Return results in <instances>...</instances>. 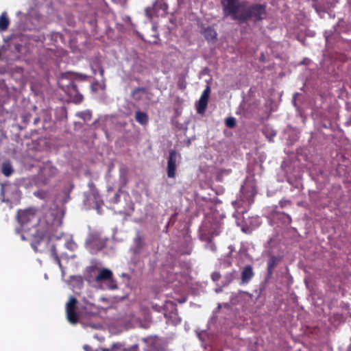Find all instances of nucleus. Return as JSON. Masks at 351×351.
Returning <instances> with one entry per match:
<instances>
[{
    "label": "nucleus",
    "mask_w": 351,
    "mask_h": 351,
    "mask_svg": "<svg viewBox=\"0 0 351 351\" xmlns=\"http://www.w3.org/2000/svg\"><path fill=\"white\" fill-rule=\"evenodd\" d=\"M17 221L22 227L36 221L33 225L31 233V246L34 252H41L39 246L46 237H49L60 224L56 212L51 209L45 210L41 214L33 208L19 210L16 215Z\"/></svg>",
    "instance_id": "1"
},
{
    "label": "nucleus",
    "mask_w": 351,
    "mask_h": 351,
    "mask_svg": "<svg viewBox=\"0 0 351 351\" xmlns=\"http://www.w3.org/2000/svg\"><path fill=\"white\" fill-rule=\"evenodd\" d=\"M221 3L224 16H230L241 23L250 19L259 21L266 16V6L263 4L249 5L247 1L242 0H221Z\"/></svg>",
    "instance_id": "2"
},
{
    "label": "nucleus",
    "mask_w": 351,
    "mask_h": 351,
    "mask_svg": "<svg viewBox=\"0 0 351 351\" xmlns=\"http://www.w3.org/2000/svg\"><path fill=\"white\" fill-rule=\"evenodd\" d=\"M285 237L283 234L273 236L267 242V253L269 259L267 261V274L271 276L274 269L282 260L285 256Z\"/></svg>",
    "instance_id": "3"
},
{
    "label": "nucleus",
    "mask_w": 351,
    "mask_h": 351,
    "mask_svg": "<svg viewBox=\"0 0 351 351\" xmlns=\"http://www.w3.org/2000/svg\"><path fill=\"white\" fill-rule=\"evenodd\" d=\"M64 93L69 97L70 101L75 104H80L84 97L82 94L79 91L77 85L74 81H71L65 87L62 88Z\"/></svg>",
    "instance_id": "4"
},
{
    "label": "nucleus",
    "mask_w": 351,
    "mask_h": 351,
    "mask_svg": "<svg viewBox=\"0 0 351 351\" xmlns=\"http://www.w3.org/2000/svg\"><path fill=\"white\" fill-rule=\"evenodd\" d=\"M77 300L71 296L66 304V315L69 323L76 324L78 322L79 316L76 312Z\"/></svg>",
    "instance_id": "5"
},
{
    "label": "nucleus",
    "mask_w": 351,
    "mask_h": 351,
    "mask_svg": "<svg viewBox=\"0 0 351 351\" xmlns=\"http://www.w3.org/2000/svg\"><path fill=\"white\" fill-rule=\"evenodd\" d=\"M58 173V169L50 162L45 163L40 170V176L41 182L47 184L51 180L55 178Z\"/></svg>",
    "instance_id": "6"
},
{
    "label": "nucleus",
    "mask_w": 351,
    "mask_h": 351,
    "mask_svg": "<svg viewBox=\"0 0 351 351\" xmlns=\"http://www.w3.org/2000/svg\"><path fill=\"white\" fill-rule=\"evenodd\" d=\"M181 156L178 154L176 150L171 149L169 152V157L167 160V173L168 178H174L176 176V162L178 158H180Z\"/></svg>",
    "instance_id": "7"
},
{
    "label": "nucleus",
    "mask_w": 351,
    "mask_h": 351,
    "mask_svg": "<svg viewBox=\"0 0 351 351\" xmlns=\"http://www.w3.org/2000/svg\"><path fill=\"white\" fill-rule=\"evenodd\" d=\"M210 93V88L209 86H207L203 91L197 106V111L199 114H203L205 112L207 108Z\"/></svg>",
    "instance_id": "8"
},
{
    "label": "nucleus",
    "mask_w": 351,
    "mask_h": 351,
    "mask_svg": "<svg viewBox=\"0 0 351 351\" xmlns=\"http://www.w3.org/2000/svg\"><path fill=\"white\" fill-rule=\"evenodd\" d=\"M284 208V202L281 200L279 202V205L277 206L274 210L271 217L273 221H280L282 223H284L285 219V213L283 211Z\"/></svg>",
    "instance_id": "9"
},
{
    "label": "nucleus",
    "mask_w": 351,
    "mask_h": 351,
    "mask_svg": "<svg viewBox=\"0 0 351 351\" xmlns=\"http://www.w3.org/2000/svg\"><path fill=\"white\" fill-rule=\"evenodd\" d=\"M254 273L251 265H248L243 267L241 271V284H247L254 277Z\"/></svg>",
    "instance_id": "10"
},
{
    "label": "nucleus",
    "mask_w": 351,
    "mask_h": 351,
    "mask_svg": "<svg viewBox=\"0 0 351 351\" xmlns=\"http://www.w3.org/2000/svg\"><path fill=\"white\" fill-rule=\"evenodd\" d=\"M113 277V274L111 270L106 268L101 269L99 271L97 276L95 277V282L97 283L107 281Z\"/></svg>",
    "instance_id": "11"
},
{
    "label": "nucleus",
    "mask_w": 351,
    "mask_h": 351,
    "mask_svg": "<svg viewBox=\"0 0 351 351\" xmlns=\"http://www.w3.org/2000/svg\"><path fill=\"white\" fill-rule=\"evenodd\" d=\"M204 36L208 41H215L217 40V34L215 29L212 27H208L204 29Z\"/></svg>",
    "instance_id": "12"
},
{
    "label": "nucleus",
    "mask_w": 351,
    "mask_h": 351,
    "mask_svg": "<svg viewBox=\"0 0 351 351\" xmlns=\"http://www.w3.org/2000/svg\"><path fill=\"white\" fill-rule=\"evenodd\" d=\"M134 254L141 253V252L142 251V250L145 245V243H144L142 236L140 235L139 234H138L135 237V238L134 239Z\"/></svg>",
    "instance_id": "13"
},
{
    "label": "nucleus",
    "mask_w": 351,
    "mask_h": 351,
    "mask_svg": "<svg viewBox=\"0 0 351 351\" xmlns=\"http://www.w3.org/2000/svg\"><path fill=\"white\" fill-rule=\"evenodd\" d=\"M90 68H91L92 72L94 75H95L97 73V71H98L101 77L102 78H104V69H103V67L99 60H97L93 61L90 63Z\"/></svg>",
    "instance_id": "14"
},
{
    "label": "nucleus",
    "mask_w": 351,
    "mask_h": 351,
    "mask_svg": "<svg viewBox=\"0 0 351 351\" xmlns=\"http://www.w3.org/2000/svg\"><path fill=\"white\" fill-rule=\"evenodd\" d=\"M135 119L138 123L143 125H146L149 121L148 115L145 112L139 110L136 112Z\"/></svg>",
    "instance_id": "15"
},
{
    "label": "nucleus",
    "mask_w": 351,
    "mask_h": 351,
    "mask_svg": "<svg viewBox=\"0 0 351 351\" xmlns=\"http://www.w3.org/2000/svg\"><path fill=\"white\" fill-rule=\"evenodd\" d=\"M10 21L6 16L5 12H3L0 16V31H5L9 26Z\"/></svg>",
    "instance_id": "16"
},
{
    "label": "nucleus",
    "mask_w": 351,
    "mask_h": 351,
    "mask_svg": "<svg viewBox=\"0 0 351 351\" xmlns=\"http://www.w3.org/2000/svg\"><path fill=\"white\" fill-rule=\"evenodd\" d=\"M147 89L145 87H137L135 88L132 92V97L136 101H139L142 96L141 93H145Z\"/></svg>",
    "instance_id": "17"
},
{
    "label": "nucleus",
    "mask_w": 351,
    "mask_h": 351,
    "mask_svg": "<svg viewBox=\"0 0 351 351\" xmlns=\"http://www.w3.org/2000/svg\"><path fill=\"white\" fill-rule=\"evenodd\" d=\"M117 351H140L138 344H134L129 347H125L121 343L118 342V347Z\"/></svg>",
    "instance_id": "18"
},
{
    "label": "nucleus",
    "mask_w": 351,
    "mask_h": 351,
    "mask_svg": "<svg viewBox=\"0 0 351 351\" xmlns=\"http://www.w3.org/2000/svg\"><path fill=\"white\" fill-rule=\"evenodd\" d=\"M165 317L171 319V324L177 325L181 322V319L178 317L177 309H175V312H172L170 315L167 314L165 315Z\"/></svg>",
    "instance_id": "19"
},
{
    "label": "nucleus",
    "mask_w": 351,
    "mask_h": 351,
    "mask_svg": "<svg viewBox=\"0 0 351 351\" xmlns=\"http://www.w3.org/2000/svg\"><path fill=\"white\" fill-rule=\"evenodd\" d=\"M1 171L5 176L8 177V176H11L12 173H13V168H12V165H10V163L4 162L2 165Z\"/></svg>",
    "instance_id": "20"
},
{
    "label": "nucleus",
    "mask_w": 351,
    "mask_h": 351,
    "mask_svg": "<svg viewBox=\"0 0 351 351\" xmlns=\"http://www.w3.org/2000/svg\"><path fill=\"white\" fill-rule=\"evenodd\" d=\"M263 133L264 134L265 137L269 139V141H271L273 137H274L276 134V132L273 131L268 127H265L263 128Z\"/></svg>",
    "instance_id": "21"
},
{
    "label": "nucleus",
    "mask_w": 351,
    "mask_h": 351,
    "mask_svg": "<svg viewBox=\"0 0 351 351\" xmlns=\"http://www.w3.org/2000/svg\"><path fill=\"white\" fill-rule=\"evenodd\" d=\"M226 125L229 128H234L236 126V119L232 117H230L226 119Z\"/></svg>",
    "instance_id": "22"
},
{
    "label": "nucleus",
    "mask_w": 351,
    "mask_h": 351,
    "mask_svg": "<svg viewBox=\"0 0 351 351\" xmlns=\"http://www.w3.org/2000/svg\"><path fill=\"white\" fill-rule=\"evenodd\" d=\"M106 282L108 288L110 290H115L118 288L117 281L114 280L112 277L110 280H108Z\"/></svg>",
    "instance_id": "23"
},
{
    "label": "nucleus",
    "mask_w": 351,
    "mask_h": 351,
    "mask_svg": "<svg viewBox=\"0 0 351 351\" xmlns=\"http://www.w3.org/2000/svg\"><path fill=\"white\" fill-rule=\"evenodd\" d=\"M154 7L157 9L158 7L160 8H161L162 10H163L164 11H166L168 8V5L167 3H164L162 1V0L161 1H158L157 2H156L154 5Z\"/></svg>",
    "instance_id": "24"
},
{
    "label": "nucleus",
    "mask_w": 351,
    "mask_h": 351,
    "mask_svg": "<svg viewBox=\"0 0 351 351\" xmlns=\"http://www.w3.org/2000/svg\"><path fill=\"white\" fill-rule=\"evenodd\" d=\"M118 347V342L113 343L110 348H100L101 351H117Z\"/></svg>",
    "instance_id": "25"
},
{
    "label": "nucleus",
    "mask_w": 351,
    "mask_h": 351,
    "mask_svg": "<svg viewBox=\"0 0 351 351\" xmlns=\"http://www.w3.org/2000/svg\"><path fill=\"white\" fill-rule=\"evenodd\" d=\"M226 282L223 283V287L228 285L234 280V275L233 273H230L226 275Z\"/></svg>",
    "instance_id": "26"
},
{
    "label": "nucleus",
    "mask_w": 351,
    "mask_h": 351,
    "mask_svg": "<svg viewBox=\"0 0 351 351\" xmlns=\"http://www.w3.org/2000/svg\"><path fill=\"white\" fill-rule=\"evenodd\" d=\"M80 117L84 121H88L91 119V114L90 112H82L80 113Z\"/></svg>",
    "instance_id": "27"
},
{
    "label": "nucleus",
    "mask_w": 351,
    "mask_h": 351,
    "mask_svg": "<svg viewBox=\"0 0 351 351\" xmlns=\"http://www.w3.org/2000/svg\"><path fill=\"white\" fill-rule=\"evenodd\" d=\"M99 89V82L95 81L91 84V90L93 92H97Z\"/></svg>",
    "instance_id": "28"
},
{
    "label": "nucleus",
    "mask_w": 351,
    "mask_h": 351,
    "mask_svg": "<svg viewBox=\"0 0 351 351\" xmlns=\"http://www.w3.org/2000/svg\"><path fill=\"white\" fill-rule=\"evenodd\" d=\"M211 278L214 282L218 281L221 278L219 272L215 271L211 274Z\"/></svg>",
    "instance_id": "29"
},
{
    "label": "nucleus",
    "mask_w": 351,
    "mask_h": 351,
    "mask_svg": "<svg viewBox=\"0 0 351 351\" xmlns=\"http://www.w3.org/2000/svg\"><path fill=\"white\" fill-rule=\"evenodd\" d=\"M51 252L52 257L56 256V255H58L57 252H56V249L55 245H52L51 246Z\"/></svg>",
    "instance_id": "30"
},
{
    "label": "nucleus",
    "mask_w": 351,
    "mask_h": 351,
    "mask_svg": "<svg viewBox=\"0 0 351 351\" xmlns=\"http://www.w3.org/2000/svg\"><path fill=\"white\" fill-rule=\"evenodd\" d=\"M106 88L105 78H102V82H99V89L104 90Z\"/></svg>",
    "instance_id": "31"
},
{
    "label": "nucleus",
    "mask_w": 351,
    "mask_h": 351,
    "mask_svg": "<svg viewBox=\"0 0 351 351\" xmlns=\"http://www.w3.org/2000/svg\"><path fill=\"white\" fill-rule=\"evenodd\" d=\"M55 262L60 266L61 267V261H60V257L58 256V255H56V256L53 257Z\"/></svg>",
    "instance_id": "32"
},
{
    "label": "nucleus",
    "mask_w": 351,
    "mask_h": 351,
    "mask_svg": "<svg viewBox=\"0 0 351 351\" xmlns=\"http://www.w3.org/2000/svg\"><path fill=\"white\" fill-rule=\"evenodd\" d=\"M152 339H153L152 337H145V338L142 339L143 341H144L145 343H149V342H151L152 341Z\"/></svg>",
    "instance_id": "33"
},
{
    "label": "nucleus",
    "mask_w": 351,
    "mask_h": 351,
    "mask_svg": "<svg viewBox=\"0 0 351 351\" xmlns=\"http://www.w3.org/2000/svg\"><path fill=\"white\" fill-rule=\"evenodd\" d=\"M120 195L119 193H116L114 196V202L117 203L119 200Z\"/></svg>",
    "instance_id": "34"
},
{
    "label": "nucleus",
    "mask_w": 351,
    "mask_h": 351,
    "mask_svg": "<svg viewBox=\"0 0 351 351\" xmlns=\"http://www.w3.org/2000/svg\"><path fill=\"white\" fill-rule=\"evenodd\" d=\"M83 348H84V350H86V351H89V350H90V347H89V346H88V345H84V346H83Z\"/></svg>",
    "instance_id": "35"
},
{
    "label": "nucleus",
    "mask_w": 351,
    "mask_h": 351,
    "mask_svg": "<svg viewBox=\"0 0 351 351\" xmlns=\"http://www.w3.org/2000/svg\"><path fill=\"white\" fill-rule=\"evenodd\" d=\"M221 291H222V288H221V287H220V288H217V289H215V292H216V293H220Z\"/></svg>",
    "instance_id": "36"
},
{
    "label": "nucleus",
    "mask_w": 351,
    "mask_h": 351,
    "mask_svg": "<svg viewBox=\"0 0 351 351\" xmlns=\"http://www.w3.org/2000/svg\"><path fill=\"white\" fill-rule=\"evenodd\" d=\"M39 118H36L34 121V124H36L39 121Z\"/></svg>",
    "instance_id": "37"
},
{
    "label": "nucleus",
    "mask_w": 351,
    "mask_h": 351,
    "mask_svg": "<svg viewBox=\"0 0 351 351\" xmlns=\"http://www.w3.org/2000/svg\"><path fill=\"white\" fill-rule=\"evenodd\" d=\"M88 186H89L90 188H91V187L94 186V184L93 182L89 183Z\"/></svg>",
    "instance_id": "38"
},
{
    "label": "nucleus",
    "mask_w": 351,
    "mask_h": 351,
    "mask_svg": "<svg viewBox=\"0 0 351 351\" xmlns=\"http://www.w3.org/2000/svg\"><path fill=\"white\" fill-rule=\"evenodd\" d=\"M21 238H22L23 240L27 239L23 234L21 235Z\"/></svg>",
    "instance_id": "39"
},
{
    "label": "nucleus",
    "mask_w": 351,
    "mask_h": 351,
    "mask_svg": "<svg viewBox=\"0 0 351 351\" xmlns=\"http://www.w3.org/2000/svg\"><path fill=\"white\" fill-rule=\"evenodd\" d=\"M3 193V186L1 187V194Z\"/></svg>",
    "instance_id": "40"
},
{
    "label": "nucleus",
    "mask_w": 351,
    "mask_h": 351,
    "mask_svg": "<svg viewBox=\"0 0 351 351\" xmlns=\"http://www.w3.org/2000/svg\"><path fill=\"white\" fill-rule=\"evenodd\" d=\"M186 301V300L184 299H182V301H180V302H184Z\"/></svg>",
    "instance_id": "41"
},
{
    "label": "nucleus",
    "mask_w": 351,
    "mask_h": 351,
    "mask_svg": "<svg viewBox=\"0 0 351 351\" xmlns=\"http://www.w3.org/2000/svg\"><path fill=\"white\" fill-rule=\"evenodd\" d=\"M186 301V300L184 299H182V301H180V302H184Z\"/></svg>",
    "instance_id": "42"
},
{
    "label": "nucleus",
    "mask_w": 351,
    "mask_h": 351,
    "mask_svg": "<svg viewBox=\"0 0 351 351\" xmlns=\"http://www.w3.org/2000/svg\"><path fill=\"white\" fill-rule=\"evenodd\" d=\"M298 95V94H295V95L293 97V102H295V96Z\"/></svg>",
    "instance_id": "43"
},
{
    "label": "nucleus",
    "mask_w": 351,
    "mask_h": 351,
    "mask_svg": "<svg viewBox=\"0 0 351 351\" xmlns=\"http://www.w3.org/2000/svg\"><path fill=\"white\" fill-rule=\"evenodd\" d=\"M86 77H87V76H86V75H83V78H84V79H86Z\"/></svg>",
    "instance_id": "44"
}]
</instances>
